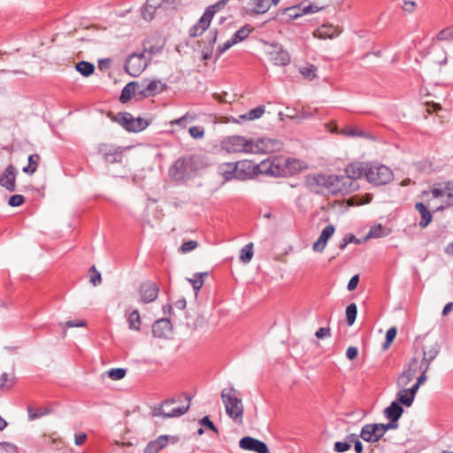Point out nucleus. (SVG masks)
Wrapping results in <instances>:
<instances>
[{
    "instance_id": "37998d69",
    "label": "nucleus",
    "mask_w": 453,
    "mask_h": 453,
    "mask_svg": "<svg viewBox=\"0 0 453 453\" xmlns=\"http://www.w3.org/2000/svg\"><path fill=\"white\" fill-rule=\"evenodd\" d=\"M89 282L93 286H98L102 283V276L101 273L96 269V267L93 265L89 271Z\"/></svg>"
},
{
    "instance_id": "f03ea898",
    "label": "nucleus",
    "mask_w": 453,
    "mask_h": 453,
    "mask_svg": "<svg viewBox=\"0 0 453 453\" xmlns=\"http://www.w3.org/2000/svg\"><path fill=\"white\" fill-rule=\"evenodd\" d=\"M221 399L227 416L234 421H242L244 408L239 392L234 388H224L221 391Z\"/></svg>"
},
{
    "instance_id": "3c124183",
    "label": "nucleus",
    "mask_w": 453,
    "mask_h": 453,
    "mask_svg": "<svg viewBox=\"0 0 453 453\" xmlns=\"http://www.w3.org/2000/svg\"><path fill=\"white\" fill-rule=\"evenodd\" d=\"M0 449L5 453H19L18 447L8 441H1Z\"/></svg>"
},
{
    "instance_id": "603ef678",
    "label": "nucleus",
    "mask_w": 453,
    "mask_h": 453,
    "mask_svg": "<svg viewBox=\"0 0 453 453\" xmlns=\"http://www.w3.org/2000/svg\"><path fill=\"white\" fill-rule=\"evenodd\" d=\"M440 352V345L436 342L428 350L423 349V355L428 356L430 359H435Z\"/></svg>"
},
{
    "instance_id": "6ab92c4d",
    "label": "nucleus",
    "mask_w": 453,
    "mask_h": 453,
    "mask_svg": "<svg viewBox=\"0 0 453 453\" xmlns=\"http://www.w3.org/2000/svg\"><path fill=\"white\" fill-rule=\"evenodd\" d=\"M141 302L149 303L155 301L158 296L159 287L152 281H145L140 285L139 288Z\"/></svg>"
},
{
    "instance_id": "a19ab883",
    "label": "nucleus",
    "mask_w": 453,
    "mask_h": 453,
    "mask_svg": "<svg viewBox=\"0 0 453 453\" xmlns=\"http://www.w3.org/2000/svg\"><path fill=\"white\" fill-rule=\"evenodd\" d=\"M15 383L14 376H10L8 373L4 372L0 377V389L8 390L13 387Z\"/></svg>"
},
{
    "instance_id": "58836bf2",
    "label": "nucleus",
    "mask_w": 453,
    "mask_h": 453,
    "mask_svg": "<svg viewBox=\"0 0 453 453\" xmlns=\"http://www.w3.org/2000/svg\"><path fill=\"white\" fill-rule=\"evenodd\" d=\"M127 321L130 329L140 330L141 317L138 310H134L129 314Z\"/></svg>"
},
{
    "instance_id": "052dcab7",
    "label": "nucleus",
    "mask_w": 453,
    "mask_h": 453,
    "mask_svg": "<svg viewBox=\"0 0 453 453\" xmlns=\"http://www.w3.org/2000/svg\"><path fill=\"white\" fill-rule=\"evenodd\" d=\"M351 445L349 442L346 441H336L334 445V450L335 452L342 453L348 451L350 449Z\"/></svg>"
},
{
    "instance_id": "4d7b16f0",
    "label": "nucleus",
    "mask_w": 453,
    "mask_h": 453,
    "mask_svg": "<svg viewBox=\"0 0 453 453\" xmlns=\"http://www.w3.org/2000/svg\"><path fill=\"white\" fill-rule=\"evenodd\" d=\"M234 42H232V38L227 40L226 42H224L221 45H219L216 50V58H219L225 51H226L228 49H230L233 45H234Z\"/></svg>"
},
{
    "instance_id": "bb28decb",
    "label": "nucleus",
    "mask_w": 453,
    "mask_h": 453,
    "mask_svg": "<svg viewBox=\"0 0 453 453\" xmlns=\"http://www.w3.org/2000/svg\"><path fill=\"white\" fill-rule=\"evenodd\" d=\"M415 209L421 216V220L419 221L418 226L421 228H426L433 220V215L431 211L428 210L426 205L421 202L416 203Z\"/></svg>"
},
{
    "instance_id": "de8ad7c7",
    "label": "nucleus",
    "mask_w": 453,
    "mask_h": 453,
    "mask_svg": "<svg viewBox=\"0 0 453 453\" xmlns=\"http://www.w3.org/2000/svg\"><path fill=\"white\" fill-rule=\"evenodd\" d=\"M360 243L359 240L352 234H346L340 242L339 248L344 250L349 243Z\"/></svg>"
},
{
    "instance_id": "0eeeda50",
    "label": "nucleus",
    "mask_w": 453,
    "mask_h": 453,
    "mask_svg": "<svg viewBox=\"0 0 453 453\" xmlns=\"http://www.w3.org/2000/svg\"><path fill=\"white\" fill-rule=\"evenodd\" d=\"M146 66L144 52H142L129 55L126 58L124 68L130 76L137 77L145 70Z\"/></svg>"
},
{
    "instance_id": "e433bc0d",
    "label": "nucleus",
    "mask_w": 453,
    "mask_h": 453,
    "mask_svg": "<svg viewBox=\"0 0 453 453\" xmlns=\"http://www.w3.org/2000/svg\"><path fill=\"white\" fill-rule=\"evenodd\" d=\"M321 9H322L321 7H318L315 4H310L302 9L301 13H298L296 12V7L287 8V9H285V11L294 12V13L289 14L290 17H298L299 15H302V14L316 13L319 11H320Z\"/></svg>"
},
{
    "instance_id": "9d476101",
    "label": "nucleus",
    "mask_w": 453,
    "mask_h": 453,
    "mask_svg": "<svg viewBox=\"0 0 453 453\" xmlns=\"http://www.w3.org/2000/svg\"><path fill=\"white\" fill-rule=\"evenodd\" d=\"M281 143L278 140L270 138H261L257 142L250 139V147L249 148V153L253 154H268L280 150Z\"/></svg>"
},
{
    "instance_id": "49530a36",
    "label": "nucleus",
    "mask_w": 453,
    "mask_h": 453,
    "mask_svg": "<svg viewBox=\"0 0 453 453\" xmlns=\"http://www.w3.org/2000/svg\"><path fill=\"white\" fill-rule=\"evenodd\" d=\"M27 411H28V418L31 420L39 418H41L43 415L48 413V411L46 410H43L42 408H35H35H32V407H29Z\"/></svg>"
},
{
    "instance_id": "a18cd8bd",
    "label": "nucleus",
    "mask_w": 453,
    "mask_h": 453,
    "mask_svg": "<svg viewBox=\"0 0 453 453\" xmlns=\"http://www.w3.org/2000/svg\"><path fill=\"white\" fill-rule=\"evenodd\" d=\"M127 370L124 368H112L107 372L109 378L113 380H119L126 376Z\"/></svg>"
},
{
    "instance_id": "ddd939ff",
    "label": "nucleus",
    "mask_w": 453,
    "mask_h": 453,
    "mask_svg": "<svg viewBox=\"0 0 453 453\" xmlns=\"http://www.w3.org/2000/svg\"><path fill=\"white\" fill-rule=\"evenodd\" d=\"M124 150L112 144L103 143L98 147V153L104 160L109 164L121 163Z\"/></svg>"
},
{
    "instance_id": "f257e3e1",
    "label": "nucleus",
    "mask_w": 453,
    "mask_h": 453,
    "mask_svg": "<svg viewBox=\"0 0 453 453\" xmlns=\"http://www.w3.org/2000/svg\"><path fill=\"white\" fill-rule=\"evenodd\" d=\"M257 173L273 177H288L301 170V163L296 159L287 157H275L273 160H263L252 167Z\"/></svg>"
},
{
    "instance_id": "f3484780",
    "label": "nucleus",
    "mask_w": 453,
    "mask_h": 453,
    "mask_svg": "<svg viewBox=\"0 0 453 453\" xmlns=\"http://www.w3.org/2000/svg\"><path fill=\"white\" fill-rule=\"evenodd\" d=\"M239 446L241 449L256 453H270V450L265 442L250 437L244 436L239 441Z\"/></svg>"
},
{
    "instance_id": "9b49d317",
    "label": "nucleus",
    "mask_w": 453,
    "mask_h": 453,
    "mask_svg": "<svg viewBox=\"0 0 453 453\" xmlns=\"http://www.w3.org/2000/svg\"><path fill=\"white\" fill-rule=\"evenodd\" d=\"M250 147V139L241 135L228 136L222 141V148L230 153H249Z\"/></svg>"
},
{
    "instance_id": "2f4dec72",
    "label": "nucleus",
    "mask_w": 453,
    "mask_h": 453,
    "mask_svg": "<svg viewBox=\"0 0 453 453\" xmlns=\"http://www.w3.org/2000/svg\"><path fill=\"white\" fill-rule=\"evenodd\" d=\"M265 111L264 105H259L254 109L250 110L247 113L239 116L242 120H255L260 119Z\"/></svg>"
},
{
    "instance_id": "6e6d98bb",
    "label": "nucleus",
    "mask_w": 453,
    "mask_h": 453,
    "mask_svg": "<svg viewBox=\"0 0 453 453\" xmlns=\"http://www.w3.org/2000/svg\"><path fill=\"white\" fill-rule=\"evenodd\" d=\"M226 5V4H225V2H223L222 0H219L217 3L208 6L205 9V11L211 12V16L214 17L215 13L221 11Z\"/></svg>"
},
{
    "instance_id": "e2e57ef3",
    "label": "nucleus",
    "mask_w": 453,
    "mask_h": 453,
    "mask_svg": "<svg viewBox=\"0 0 453 453\" xmlns=\"http://www.w3.org/2000/svg\"><path fill=\"white\" fill-rule=\"evenodd\" d=\"M388 420H389V422L388 424L379 423L383 434H385L386 432L388 430L396 429L398 427V421H392V419H388Z\"/></svg>"
},
{
    "instance_id": "4be33fe9",
    "label": "nucleus",
    "mask_w": 453,
    "mask_h": 453,
    "mask_svg": "<svg viewBox=\"0 0 453 453\" xmlns=\"http://www.w3.org/2000/svg\"><path fill=\"white\" fill-rule=\"evenodd\" d=\"M335 228L333 225H327L322 230L319 239L313 243L312 249L316 252H322L326 248L327 241L333 236L334 234Z\"/></svg>"
},
{
    "instance_id": "1a4fd4ad",
    "label": "nucleus",
    "mask_w": 453,
    "mask_h": 453,
    "mask_svg": "<svg viewBox=\"0 0 453 453\" xmlns=\"http://www.w3.org/2000/svg\"><path fill=\"white\" fill-rule=\"evenodd\" d=\"M185 398L188 400L186 406L173 408L169 411L165 410V407L176 403L175 398L166 399L162 403V408L156 409L154 411L155 416H162L164 418H178L184 415L190 408L191 396L188 394H185Z\"/></svg>"
},
{
    "instance_id": "680f3d73",
    "label": "nucleus",
    "mask_w": 453,
    "mask_h": 453,
    "mask_svg": "<svg viewBox=\"0 0 453 453\" xmlns=\"http://www.w3.org/2000/svg\"><path fill=\"white\" fill-rule=\"evenodd\" d=\"M199 423L202 426H204L207 429H210L215 433H219L218 428L215 426L214 423L210 419L209 416H205L199 420Z\"/></svg>"
},
{
    "instance_id": "2eb2a0df",
    "label": "nucleus",
    "mask_w": 453,
    "mask_h": 453,
    "mask_svg": "<svg viewBox=\"0 0 453 453\" xmlns=\"http://www.w3.org/2000/svg\"><path fill=\"white\" fill-rule=\"evenodd\" d=\"M305 187L312 193L326 194V175L312 173L305 176Z\"/></svg>"
},
{
    "instance_id": "7c9ffc66",
    "label": "nucleus",
    "mask_w": 453,
    "mask_h": 453,
    "mask_svg": "<svg viewBox=\"0 0 453 453\" xmlns=\"http://www.w3.org/2000/svg\"><path fill=\"white\" fill-rule=\"evenodd\" d=\"M40 159L41 157L37 153L29 155L27 158L28 164L23 167L22 172L26 174L33 175L38 168Z\"/></svg>"
},
{
    "instance_id": "473e14b6",
    "label": "nucleus",
    "mask_w": 453,
    "mask_h": 453,
    "mask_svg": "<svg viewBox=\"0 0 453 453\" xmlns=\"http://www.w3.org/2000/svg\"><path fill=\"white\" fill-rule=\"evenodd\" d=\"M414 399L415 396L411 395L406 388H403V389L397 393L395 402L399 403L400 405L403 404L406 407H410Z\"/></svg>"
},
{
    "instance_id": "774afa93",
    "label": "nucleus",
    "mask_w": 453,
    "mask_h": 453,
    "mask_svg": "<svg viewBox=\"0 0 453 453\" xmlns=\"http://www.w3.org/2000/svg\"><path fill=\"white\" fill-rule=\"evenodd\" d=\"M358 355V349L357 347L350 346L347 349L346 357L349 360H354Z\"/></svg>"
},
{
    "instance_id": "a878e982",
    "label": "nucleus",
    "mask_w": 453,
    "mask_h": 453,
    "mask_svg": "<svg viewBox=\"0 0 453 453\" xmlns=\"http://www.w3.org/2000/svg\"><path fill=\"white\" fill-rule=\"evenodd\" d=\"M271 56L272 60L277 65L285 66L288 65L291 61L289 53L281 46L276 47L275 50L271 52Z\"/></svg>"
},
{
    "instance_id": "cd10ccee",
    "label": "nucleus",
    "mask_w": 453,
    "mask_h": 453,
    "mask_svg": "<svg viewBox=\"0 0 453 453\" xmlns=\"http://www.w3.org/2000/svg\"><path fill=\"white\" fill-rule=\"evenodd\" d=\"M403 411V408L399 404V403L394 401L388 407L385 409L384 414L388 419H392V421H398Z\"/></svg>"
},
{
    "instance_id": "864d4df0",
    "label": "nucleus",
    "mask_w": 453,
    "mask_h": 453,
    "mask_svg": "<svg viewBox=\"0 0 453 453\" xmlns=\"http://www.w3.org/2000/svg\"><path fill=\"white\" fill-rule=\"evenodd\" d=\"M25 198L22 195L11 196L8 201V204L12 207H18L24 203Z\"/></svg>"
},
{
    "instance_id": "20e7f679",
    "label": "nucleus",
    "mask_w": 453,
    "mask_h": 453,
    "mask_svg": "<svg viewBox=\"0 0 453 453\" xmlns=\"http://www.w3.org/2000/svg\"><path fill=\"white\" fill-rule=\"evenodd\" d=\"M192 157H180L169 169V176L175 181L188 180L194 172Z\"/></svg>"
},
{
    "instance_id": "f8f14e48",
    "label": "nucleus",
    "mask_w": 453,
    "mask_h": 453,
    "mask_svg": "<svg viewBox=\"0 0 453 453\" xmlns=\"http://www.w3.org/2000/svg\"><path fill=\"white\" fill-rule=\"evenodd\" d=\"M348 178H343L342 175L330 174L326 175V194L327 195H345L351 193V190H349L347 182Z\"/></svg>"
},
{
    "instance_id": "c03bdc74",
    "label": "nucleus",
    "mask_w": 453,
    "mask_h": 453,
    "mask_svg": "<svg viewBox=\"0 0 453 453\" xmlns=\"http://www.w3.org/2000/svg\"><path fill=\"white\" fill-rule=\"evenodd\" d=\"M317 67L314 65H310L300 69L301 74L311 81L316 77Z\"/></svg>"
},
{
    "instance_id": "c85d7f7f",
    "label": "nucleus",
    "mask_w": 453,
    "mask_h": 453,
    "mask_svg": "<svg viewBox=\"0 0 453 453\" xmlns=\"http://www.w3.org/2000/svg\"><path fill=\"white\" fill-rule=\"evenodd\" d=\"M238 166L236 180H244L251 177V164L249 161H239L235 163Z\"/></svg>"
},
{
    "instance_id": "5fc2aeb1",
    "label": "nucleus",
    "mask_w": 453,
    "mask_h": 453,
    "mask_svg": "<svg viewBox=\"0 0 453 453\" xmlns=\"http://www.w3.org/2000/svg\"><path fill=\"white\" fill-rule=\"evenodd\" d=\"M198 246V242L196 241L189 240L182 243L180 248V250L182 253H187L194 250Z\"/></svg>"
},
{
    "instance_id": "a211bd4d",
    "label": "nucleus",
    "mask_w": 453,
    "mask_h": 453,
    "mask_svg": "<svg viewBox=\"0 0 453 453\" xmlns=\"http://www.w3.org/2000/svg\"><path fill=\"white\" fill-rule=\"evenodd\" d=\"M359 436L367 442H377L383 436L382 430L380 424H366L365 425L360 432Z\"/></svg>"
},
{
    "instance_id": "79ce46f5",
    "label": "nucleus",
    "mask_w": 453,
    "mask_h": 453,
    "mask_svg": "<svg viewBox=\"0 0 453 453\" xmlns=\"http://www.w3.org/2000/svg\"><path fill=\"white\" fill-rule=\"evenodd\" d=\"M213 17L211 16V12H204L203 16L199 19L196 25L202 29V31H206L212 20Z\"/></svg>"
},
{
    "instance_id": "ea45409f",
    "label": "nucleus",
    "mask_w": 453,
    "mask_h": 453,
    "mask_svg": "<svg viewBox=\"0 0 453 453\" xmlns=\"http://www.w3.org/2000/svg\"><path fill=\"white\" fill-rule=\"evenodd\" d=\"M357 307L355 303L349 304L346 308V321L348 326H352L357 319Z\"/></svg>"
},
{
    "instance_id": "423d86ee",
    "label": "nucleus",
    "mask_w": 453,
    "mask_h": 453,
    "mask_svg": "<svg viewBox=\"0 0 453 453\" xmlns=\"http://www.w3.org/2000/svg\"><path fill=\"white\" fill-rule=\"evenodd\" d=\"M115 120L127 131L138 133L144 130L149 126V121L141 117L134 118L129 112H119Z\"/></svg>"
},
{
    "instance_id": "09e8293b",
    "label": "nucleus",
    "mask_w": 453,
    "mask_h": 453,
    "mask_svg": "<svg viewBox=\"0 0 453 453\" xmlns=\"http://www.w3.org/2000/svg\"><path fill=\"white\" fill-rule=\"evenodd\" d=\"M396 334H397V329L395 326L390 327L387 331L386 337H385V342H384V345H383L384 349H387L388 346L391 344V342L395 340V338L396 336Z\"/></svg>"
},
{
    "instance_id": "338daca9",
    "label": "nucleus",
    "mask_w": 453,
    "mask_h": 453,
    "mask_svg": "<svg viewBox=\"0 0 453 453\" xmlns=\"http://www.w3.org/2000/svg\"><path fill=\"white\" fill-rule=\"evenodd\" d=\"M319 339L328 337L331 335V330L329 327H320L315 334Z\"/></svg>"
},
{
    "instance_id": "8fccbe9b",
    "label": "nucleus",
    "mask_w": 453,
    "mask_h": 453,
    "mask_svg": "<svg viewBox=\"0 0 453 453\" xmlns=\"http://www.w3.org/2000/svg\"><path fill=\"white\" fill-rule=\"evenodd\" d=\"M342 134H344L345 135L347 136H350V137H363L365 136V133L356 127H346L343 130H342Z\"/></svg>"
},
{
    "instance_id": "69168bd1",
    "label": "nucleus",
    "mask_w": 453,
    "mask_h": 453,
    "mask_svg": "<svg viewBox=\"0 0 453 453\" xmlns=\"http://www.w3.org/2000/svg\"><path fill=\"white\" fill-rule=\"evenodd\" d=\"M188 117H189L188 113H186L182 117L171 121V125H178L180 127L185 128L187 126V120H188Z\"/></svg>"
},
{
    "instance_id": "6e6552de",
    "label": "nucleus",
    "mask_w": 453,
    "mask_h": 453,
    "mask_svg": "<svg viewBox=\"0 0 453 453\" xmlns=\"http://www.w3.org/2000/svg\"><path fill=\"white\" fill-rule=\"evenodd\" d=\"M140 90L138 91V97L147 98L154 96L163 91L167 90L168 86L166 83L161 82L160 81L149 79H143L139 82Z\"/></svg>"
},
{
    "instance_id": "0e129e2a",
    "label": "nucleus",
    "mask_w": 453,
    "mask_h": 453,
    "mask_svg": "<svg viewBox=\"0 0 453 453\" xmlns=\"http://www.w3.org/2000/svg\"><path fill=\"white\" fill-rule=\"evenodd\" d=\"M188 280L192 284V287L196 293L199 291L203 285V279H199L198 277L194 276L193 279H189Z\"/></svg>"
},
{
    "instance_id": "7ed1b4c3",
    "label": "nucleus",
    "mask_w": 453,
    "mask_h": 453,
    "mask_svg": "<svg viewBox=\"0 0 453 453\" xmlns=\"http://www.w3.org/2000/svg\"><path fill=\"white\" fill-rule=\"evenodd\" d=\"M394 178L391 169L384 165H367L366 180L375 186L386 185Z\"/></svg>"
},
{
    "instance_id": "c9c22d12",
    "label": "nucleus",
    "mask_w": 453,
    "mask_h": 453,
    "mask_svg": "<svg viewBox=\"0 0 453 453\" xmlns=\"http://www.w3.org/2000/svg\"><path fill=\"white\" fill-rule=\"evenodd\" d=\"M76 70L82 76L88 77L95 72V65L87 61H81L76 65Z\"/></svg>"
},
{
    "instance_id": "b1692460",
    "label": "nucleus",
    "mask_w": 453,
    "mask_h": 453,
    "mask_svg": "<svg viewBox=\"0 0 453 453\" xmlns=\"http://www.w3.org/2000/svg\"><path fill=\"white\" fill-rule=\"evenodd\" d=\"M140 90L139 81H130L123 88L119 96V101L122 104L127 103L133 96H138Z\"/></svg>"
},
{
    "instance_id": "dca6fc26",
    "label": "nucleus",
    "mask_w": 453,
    "mask_h": 453,
    "mask_svg": "<svg viewBox=\"0 0 453 453\" xmlns=\"http://www.w3.org/2000/svg\"><path fill=\"white\" fill-rule=\"evenodd\" d=\"M19 172L13 165H9L0 174V186L9 192L16 190V179Z\"/></svg>"
},
{
    "instance_id": "c756f323",
    "label": "nucleus",
    "mask_w": 453,
    "mask_h": 453,
    "mask_svg": "<svg viewBox=\"0 0 453 453\" xmlns=\"http://www.w3.org/2000/svg\"><path fill=\"white\" fill-rule=\"evenodd\" d=\"M237 168L238 166L235 165V163H225L219 166V173L225 180H231L236 179Z\"/></svg>"
},
{
    "instance_id": "aec40b11",
    "label": "nucleus",
    "mask_w": 453,
    "mask_h": 453,
    "mask_svg": "<svg viewBox=\"0 0 453 453\" xmlns=\"http://www.w3.org/2000/svg\"><path fill=\"white\" fill-rule=\"evenodd\" d=\"M173 331V325L169 319H160L152 326V334L157 338H167Z\"/></svg>"
},
{
    "instance_id": "4468645a",
    "label": "nucleus",
    "mask_w": 453,
    "mask_h": 453,
    "mask_svg": "<svg viewBox=\"0 0 453 453\" xmlns=\"http://www.w3.org/2000/svg\"><path fill=\"white\" fill-rule=\"evenodd\" d=\"M421 371L419 360L414 357L411 358L407 367L403 371L397 379L396 384L399 388H405L415 377L417 372Z\"/></svg>"
},
{
    "instance_id": "13d9d810",
    "label": "nucleus",
    "mask_w": 453,
    "mask_h": 453,
    "mask_svg": "<svg viewBox=\"0 0 453 453\" xmlns=\"http://www.w3.org/2000/svg\"><path fill=\"white\" fill-rule=\"evenodd\" d=\"M188 133L195 139H201L204 136L203 128L196 126L189 127Z\"/></svg>"
},
{
    "instance_id": "39448f33",
    "label": "nucleus",
    "mask_w": 453,
    "mask_h": 453,
    "mask_svg": "<svg viewBox=\"0 0 453 453\" xmlns=\"http://www.w3.org/2000/svg\"><path fill=\"white\" fill-rule=\"evenodd\" d=\"M367 164L362 162H353L349 164L345 168V175H342L343 178H348L347 182L349 190L354 192L359 188V185L357 180L361 179L364 175L366 177Z\"/></svg>"
},
{
    "instance_id": "f704fd0d",
    "label": "nucleus",
    "mask_w": 453,
    "mask_h": 453,
    "mask_svg": "<svg viewBox=\"0 0 453 453\" xmlns=\"http://www.w3.org/2000/svg\"><path fill=\"white\" fill-rule=\"evenodd\" d=\"M390 230L385 228L381 224L375 225L371 227L367 237L368 238H380L388 235Z\"/></svg>"
},
{
    "instance_id": "bf43d9fd",
    "label": "nucleus",
    "mask_w": 453,
    "mask_h": 453,
    "mask_svg": "<svg viewBox=\"0 0 453 453\" xmlns=\"http://www.w3.org/2000/svg\"><path fill=\"white\" fill-rule=\"evenodd\" d=\"M438 39L441 41L453 40V26L441 30L438 34Z\"/></svg>"
},
{
    "instance_id": "412c9836",
    "label": "nucleus",
    "mask_w": 453,
    "mask_h": 453,
    "mask_svg": "<svg viewBox=\"0 0 453 453\" xmlns=\"http://www.w3.org/2000/svg\"><path fill=\"white\" fill-rule=\"evenodd\" d=\"M271 4L267 0H251L244 12L250 16L264 14L269 11Z\"/></svg>"
},
{
    "instance_id": "5701e85b",
    "label": "nucleus",
    "mask_w": 453,
    "mask_h": 453,
    "mask_svg": "<svg viewBox=\"0 0 453 453\" xmlns=\"http://www.w3.org/2000/svg\"><path fill=\"white\" fill-rule=\"evenodd\" d=\"M168 435H160L157 439L150 441L143 449V453H158L168 442Z\"/></svg>"
},
{
    "instance_id": "72a5a7b5",
    "label": "nucleus",
    "mask_w": 453,
    "mask_h": 453,
    "mask_svg": "<svg viewBox=\"0 0 453 453\" xmlns=\"http://www.w3.org/2000/svg\"><path fill=\"white\" fill-rule=\"evenodd\" d=\"M253 31V28L250 25H245L244 27L238 29L231 37L232 42H234L235 44L242 42L244 39H246L249 35Z\"/></svg>"
},
{
    "instance_id": "4c0bfd02",
    "label": "nucleus",
    "mask_w": 453,
    "mask_h": 453,
    "mask_svg": "<svg viewBox=\"0 0 453 453\" xmlns=\"http://www.w3.org/2000/svg\"><path fill=\"white\" fill-rule=\"evenodd\" d=\"M253 257V243L250 242L246 244L242 250L240 254V260L247 264L250 262Z\"/></svg>"
},
{
    "instance_id": "393cba45",
    "label": "nucleus",
    "mask_w": 453,
    "mask_h": 453,
    "mask_svg": "<svg viewBox=\"0 0 453 453\" xmlns=\"http://www.w3.org/2000/svg\"><path fill=\"white\" fill-rule=\"evenodd\" d=\"M164 4V0H147L142 11V18L146 20H151L154 18L155 12Z\"/></svg>"
}]
</instances>
